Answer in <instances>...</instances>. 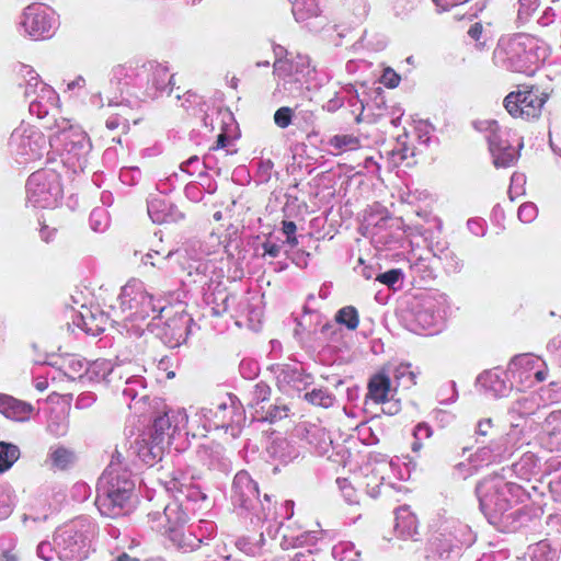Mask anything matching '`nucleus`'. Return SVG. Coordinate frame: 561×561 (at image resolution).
<instances>
[{
    "instance_id": "1",
    "label": "nucleus",
    "mask_w": 561,
    "mask_h": 561,
    "mask_svg": "<svg viewBox=\"0 0 561 561\" xmlns=\"http://www.w3.org/2000/svg\"><path fill=\"white\" fill-rule=\"evenodd\" d=\"M151 439L154 446L150 449L152 460H160L163 456V444L188 422V415L184 409L170 410L163 402H158L151 415Z\"/></svg>"
},
{
    "instance_id": "2",
    "label": "nucleus",
    "mask_w": 561,
    "mask_h": 561,
    "mask_svg": "<svg viewBox=\"0 0 561 561\" xmlns=\"http://www.w3.org/2000/svg\"><path fill=\"white\" fill-rule=\"evenodd\" d=\"M547 99L539 88L525 87L506 95L504 106L513 117L531 119L539 117Z\"/></svg>"
},
{
    "instance_id": "3",
    "label": "nucleus",
    "mask_w": 561,
    "mask_h": 561,
    "mask_svg": "<svg viewBox=\"0 0 561 561\" xmlns=\"http://www.w3.org/2000/svg\"><path fill=\"white\" fill-rule=\"evenodd\" d=\"M135 490V483L125 477L116 478L115 482L108 485H102L100 494L96 497V505L100 512L107 516H115L116 510H119L130 499Z\"/></svg>"
},
{
    "instance_id": "4",
    "label": "nucleus",
    "mask_w": 561,
    "mask_h": 561,
    "mask_svg": "<svg viewBox=\"0 0 561 561\" xmlns=\"http://www.w3.org/2000/svg\"><path fill=\"white\" fill-rule=\"evenodd\" d=\"M54 14L42 5H30L25 9L22 19V26L33 38L48 36L55 26Z\"/></svg>"
},
{
    "instance_id": "5",
    "label": "nucleus",
    "mask_w": 561,
    "mask_h": 561,
    "mask_svg": "<svg viewBox=\"0 0 561 561\" xmlns=\"http://www.w3.org/2000/svg\"><path fill=\"white\" fill-rule=\"evenodd\" d=\"M510 133L493 134L490 138V150L496 167H508L517 159V151L510 144Z\"/></svg>"
},
{
    "instance_id": "6",
    "label": "nucleus",
    "mask_w": 561,
    "mask_h": 561,
    "mask_svg": "<svg viewBox=\"0 0 561 561\" xmlns=\"http://www.w3.org/2000/svg\"><path fill=\"white\" fill-rule=\"evenodd\" d=\"M79 316L80 322H78V325L82 327V329L91 335H98L105 331L106 327L110 324L108 316L99 310V308L82 306Z\"/></svg>"
},
{
    "instance_id": "7",
    "label": "nucleus",
    "mask_w": 561,
    "mask_h": 561,
    "mask_svg": "<svg viewBox=\"0 0 561 561\" xmlns=\"http://www.w3.org/2000/svg\"><path fill=\"white\" fill-rule=\"evenodd\" d=\"M149 67L148 94L157 98L168 85L173 84V76L169 75L165 66L150 64Z\"/></svg>"
},
{
    "instance_id": "8",
    "label": "nucleus",
    "mask_w": 561,
    "mask_h": 561,
    "mask_svg": "<svg viewBox=\"0 0 561 561\" xmlns=\"http://www.w3.org/2000/svg\"><path fill=\"white\" fill-rule=\"evenodd\" d=\"M0 412L15 421H24L32 412V407L12 397L0 394Z\"/></svg>"
},
{
    "instance_id": "9",
    "label": "nucleus",
    "mask_w": 561,
    "mask_h": 561,
    "mask_svg": "<svg viewBox=\"0 0 561 561\" xmlns=\"http://www.w3.org/2000/svg\"><path fill=\"white\" fill-rule=\"evenodd\" d=\"M233 490L236 495L240 497L241 505H245L259 495L257 484L252 480L249 473L244 471L236 474Z\"/></svg>"
},
{
    "instance_id": "10",
    "label": "nucleus",
    "mask_w": 561,
    "mask_h": 561,
    "mask_svg": "<svg viewBox=\"0 0 561 561\" xmlns=\"http://www.w3.org/2000/svg\"><path fill=\"white\" fill-rule=\"evenodd\" d=\"M368 396L376 403L388 402V396L390 392V380L385 375L374 376L368 385Z\"/></svg>"
},
{
    "instance_id": "11",
    "label": "nucleus",
    "mask_w": 561,
    "mask_h": 561,
    "mask_svg": "<svg viewBox=\"0 0 561 561\" xmlns=\"http://www.w3.org/2000/svg\"><path fill=\"white\" fill-rule=\"evenodd\" d=\"M20 450L15 445L0 443V473L9 470L19 459Z\"/></svg>"
},
{
    "instance_id": "12",
    "label": "nucleus",
    "mask_w": 561,
    "mask_h": 561,
    "mask_svg": "<svg viewBox=\"0 0 561 561\" xmlns=\"http://www.w3.org/2000/svg\"><path fill=\"white\" fill-rule=\"evenodd\" d=\"M138 280L136 278H133L131 280L127 282L121 291L119 295V301H121V309L122 311H125L127 309L133 308V302H136V298L138 296Z\"/></svg>"
},
{
    "instance_id": "13",
    "label": "nucleus",
    "mask_w": 561,
    "mask_h": 561,
    "mask_svg": "<svg viewBox=\"0 0 561 561\" xmlns=\"http://www.w3.org/2000/svg\"><path fill=\"white\" fill-rule=\"evenodd\" d=\"M318 11L316 0H297L293 9L297 21H304L310 16L317 15Z\"/></svg>"
},
{
    "instance_id": "14",
    "label": "nucleus",
    "mask_w": 561,
    "mask_h": 561,
    "mask_svg": "<svg viewBox=\"0 0 561 561\" xmlns=\"http://www.w3.org/2000/svg\"><path fill=\"white\" fill-rule=\"evenodd\" d=\"M167 204L161 198H152L148 202V215L153 222H163L167 215Z\"/></svg>"
},
{
    "instance_id": "15",
    "label": "nucleus",
    "mask_w": 561,
    "mask_h": 561,
    "mask_svg": "<svg viewBox=\"0 0 561 561\" xmlns=\"http://www.w3.org/2000/svg\"><path fill=\"white\" fill-rule=\"evenodd\" d=\"M336 321L350 330L356 329L359 322L356 309L353 307L342 308L336 314Z\"/></svg>"
},
{
    "instance_id": "16",
    "label": "nucleus",
    "mask_w": 561,
    "mask_h": 561,
    "mask_svg": "<svg viewBox=\"0 0 561 561\" xmlns=\"http://www.w3.org/2000/svg\"><path fill=\"white\" fill-rule=\"evenodd\" d=\"M50 459L55 467H57L59 469H65L73 462L75 455L72 451H70L66 448L59 447V448H56L51 453Z\"/></svg>"
},
{
    "instance_id": "17",
    "label": "nucleus",
    "mask_w": 561,
    "mask_h": 561,
    "mask_svg": "<svg viewBox=\"0 0 561 561\" xmlns=\"http://www.w3.org/2000/svg\"><path fill=\"white\" fill-rule=\"evenodd\" d=\"M394 379L405 388L415 383V375L409 364H400L394 370Z\"/></svg>"
},
{
    "instance_id": "18",
    "label": "nucleus",
    "mask_w": 561,
    "mask_h": 561,
    "mask_svg": "<svg viewBox=\"0 0 561 561\" xmlns=\"http://www.w3.org/2000/svg\"><path fill=\"white\" fill-rule=\"evenodd\" d=\"M306 400H308L310 403L323 408H329L333 403V398L327 393L325 391L319 389V390H312L311 392H307L305 394Z\"/></svg>"
},
{
    "instance_id": "19",
    "label": "nucleus",
    "mask_w": 561,
    "mask_h": 561,
    "mask_svg": "<svg viewBox=\"0 0 561 561\" xmlns=\"http://www.w3.org/2000/svg\"><path fill=\"white\" fill-rule=\"evenodd\" d=\"M293 111L290 107L284 106L278 108L274 114V122L280 128H286L290 125Z\"/></svg>"
},
{
    "instance_id": "20",
    "label": "nucleus",
    "mask_w": 561,
    "mask_h": 561,
    "mask_svg": "<svg viewBox=\"0 0 561 561\" xmlns=\"http://www.w3.org/2000/svg\"><path fill=\"white\" fill-rule=\"evenodd\" d=\"M381 83L388 89H394L400 84L401 77L392 68L387 67L380 79Z\"/></svg>"
},
{
    "instance_id": "21",
    "label": "nucleus",
    "mask_w": 561,
    "mask_h": 561,
    "mask_svg": "<svg viewBox=\"0 0 561 561\" xmlns=\"http://www.w3.org/2000/svg\"><path fill=\"white\" fill-rule=\"evenodd\" d=\"M402 277V272L399 268H393L376 277V280L389 287L393 286Z\"/></svg>"
},
{
    "instance_id": "22",
    "label": "nucleus",
    "mask_w": 561,
    "mask_h": 561,
    "mask_svg": "<svg viewBox=\"0 0 561 561\" xmlns=\"http://www.w3.org/2000/svg\"><path fill=\"white\" fill-rule=\"evenodd\" d=\"M537 216V208L533 203L523 204L518 209V218L523 222H531Z\"/></svg>"
},
{
    "instance_id": "23",
    "label": "nucleus",
    "mask_w": 561,
    "mask_h": 561,
    "mask_svg": "<svg viewBox=\"0 0 561 561\" xmlns=\"http://www.w3.org/2000/svg\"><path fill=\"white\" fill-rule=\"evenodd\" d=\"M296 224L294 221H283V232L287 236V242L291 245L297 244Z\"/></svg>"
},
{
    "instance_id": "24",
    "label": "nucleus",
    "mask_w": 561,
    "mask_h": 561,
    "mask_svg": "<svg viewBox=\"0 0 561 561\" xmlns=\"http://www.w3.org/2000/svg\"><path fill=\"white\" fill-rule=\"evenodd\" d=\"M469 0H434L437 7L443 11L449 10L453 7H457L468 2Z\"/></svg>"
},
{
    "instance_id": "25",
    "label": "nucleus",
    "mask_w": 561,
    "mask_h": 561,
    "mask_svg": "<svg viewBox=\"0 0 561 561\" xmlns=\"http://www.w3.org/2000/svg\"><path fill=\"white\" fill-rule=\"evenodd\" d=\"M413 435L415 439H424L428 438L432 435V431L430 426H427L426 424H419L415 427Z\"/></svg>"
},
{
    "instance_id": "26",
    "label": "nucleus",
    "mask_w": 561,
    "mask_h": 561,
    "mask_svg": "<svg viewBox=\"0 0 561 561\" xmlns=\"http://www.w3.org/2000/svg\"><path fill=\"white\" fill-rule=\"evenodd\" d=\"M37 553L38 556L44 559L45 561H49L51 560L53 556H51V547H50V543L48 542H42L39 543L38 548H37Z\"/></svg>"
},
{
    "instance_id": "27",
    "label": "nucleus",
    "mask_w": 561,
    "mask_h": 561,
    "mask_svg": "<svg viewBox=\"0 0 561 561\" xmlns=\"http://www.w3.org/2000/svg\"><path fill=\"white\" fill-rule=\"evenodd\" d=\"M491 426H492L491 419L482 420L478 423L477 433L482 436H485L488 434L489 430L491 428Z\"/></svg>"
},
{
    "instance_id": "28",
    "label": "nucleus",
    "mask_w": 561,
    "mask_h": 561,
    "mask_svg": "<svg viewBox=\"0 0 561 561\" xmlns=\"http://www.w3.org/2000/svg\"><path fill=\"white\" fill-rule=\"evenodd\" d=\"M279 253V247L274 243H265L264 244V254H267L272 257L277 256Z\"/></svg>"
},
{
    "instance_id": "29",
    "label": "nucleus",
    "mask_w": 561,
    "mask_h": 561,
    "mask_svg": "<svg viewBox=\"0 0 561 561\" xmlns=\"http://www.w3.org/2000/svg\"><path fill=\"white\" fill-rule=\"evenodd\" d=\"M481 32H482V26H481V24L476 23L474 25H472V26L470 27V30H469V32H468V33H469V35H470L472 38H474V39H479Z\"/></svg>"
},
{
    "instance_id": "30",
    "label": "nucleus",
    "mask_w": 561,
    "mask_h": 561,
    "mask_svg": "<svg viewBox=\"0 0 561 561\" xmlns=\"http://www.w3.org/2000/svg\"><path fill=\"white\" fill-rule=\"evenodd\" d=\"M226 140H227V137L225 134L218 135L215 149L224 148L226 146Z\"/></svg>"
},
{
    "instance_id": "31",
    "label": "nucleus",
    "mask_w": 561,
    "mask_h": 561,
    "mask_svg": "<svg viewBox=\"0 0 561 561\" xmlns=\"http://www.w3.org/2000/svg\"><path fill=\"white\" fill-rule=\"evenodd\" d=\"M398 410H399L398 404H397V403H393V404H391L388 409H386L385 411H386L387 413H389V414H394V413H397V412H398Z\"/></svg>"
},
{
    "instance_id": "32",
    "label": "nucleus",
    "mask_w": 561,
    "mask_h": 561,
    "mask_svg": "<svg viewBox=\"0 0 561 561\" xmlns=\"http://www.w3.org/2000/svg\"><path fill=\"white\" fill-rule=\"evenodd\" d=\"M421 439H415V442L413 443L412 445V449L414 451H419L421 448H422V443L420 442Z\"/></svg>"
},
{
    "instance_id": "33",
    "label": "nucleus",
    "mask_w": 561,
    "mask_h": 561,
    "mask_svg": "<svg viewBox=\"0 0 561 561\" xmlns=\"http://www.w3.org/2000/svg\"><path fill=\"white\" fill-rule=\"evenodd\" d=\"M536 379L538 381H543L546 379V375L542 371H537L536 373Z\"/></svg>"
},
{
    "instance_id": "34",
    "label": "nucleus",
    "mask_w": 561,
    "mask_h": 561,
    "mask_svg": "<svg viewBox=\"0 0 561 561\" xmlns=\"http://www.w3.org/2000/svg\"><path fill=\"white\" fill-rule=\"evenodd\" d=\"M4 560L5 561H16V558H15V556L5 554Z\"/></svg>"
},
{
    "instance_id": "35",
    "label": "nucleus",
    "mask_w": 561,
    "mask_h": 561,
    "mask_svg": "<svg viewBox=\"0 0 561 561\" xmlns=\"http://www.w3.org/2000/svg\"><path fill=\"white\" fill-rule=\"evenodd\" d=\"M174 376H175V373L173 370H170V371L167 373V378L168 379H172V378H174Z\"/></svg>"
},
{
    "instance_id": "36",
    "label": "nucleus",
    "mask_w": 561,
    "mask_h": 561,
    "mask_svg": "<svg viewBox=\"0 0 561 561\" xmlns=\"http://www.w3.org/2000/svg\"><path fill=\"white\" fill-rule=\"evenodd\" d=\"M404 513H407V514H408V518H409V520H410V524H411V525H412V524H414V522H415V520H414V517H413L411 514H409L407 511H404Z\"/></svg>"
},
{
    "instance_id": "37",
    "label": "nucleus",
    "mask_w": 561,
    "mask_h": 561,
    "mask_svg": "<svg viewBox=\"0 0 561 561\" xmlns=\"http://www.w3.org/2000/svg\"><path fill=\"white\" fill-rule=\"evenodd\" d=\"M214 218L217 221L220 220L221 219V213L220 211L215 213Z\"/></svg>"
},
{
    "instance_id": "38",
    "label": "nucleus",
    "mask_w": 561,
    "mask_h": 561,
    "mask_svg": "<svg viewBox=\"0 0 561 561\" xmlns=\"http://www.w3.org/2000/svg\"><path fill=\"white\" fill-rule=\"evenodd\" d=\"M159 366H161V367H163V369H165L167 362L164 359H161Z\"/></svg>"
},
{
    "instance_id": "39",
    "label": "nucleus",
    "mask_w": 561,
    "mask_h": 561,
    "mask_svg": "<svg viewBox=\"0 0 561 561\" xmlns=\"http://www.w3.org/2000/svg\"><path fill=\"white\" fill-rule=\"evenodd\" d=\"M171 510H172V507H171V506H167V507H165V510H164V511H165V514L168 515V514H169V512H170Z\"/></svg>"
},
{
    "instance_id": "40",
    "label": "nucleus",
    "mask_w": 561,
    "mask_h": 561,
    "mask_svg": "<svg viewBox=\"0 0 561 561\" xmlns=\"http://www.w3.org/2000/svg\"><path fill=\"white\" fill-rule=\"evenodd\" d=\"M76 84H79V81H77V82H72V83L68 84V88H72V87H73V85H76Z\"/></svg>"
},
{
    "instance_id": "41",
    "label": "nucleus",
    "mask_w": 561,
    "mask_h": 561,
    "mask_svg": "<svg viewBox=\"0 0 561 561\" xmlns=\"http://www.w3.org/2000/svg\"><path fill=\"white\" fill-rule=\"evenodd\" d=\"M365 277H366L367 279H368V278H370V274H369V272H366Z\"/></svg>"
},
{
    "instance_id": "42",
    "label": "nucleus",
    "mask_w": 561,
    "mask_h": 561,
    "mask_svg": "<svg viewBox=\"0 0 561 561\" xmlns=\"http://www.w3.org/2000/svg\"><path fill=\"white\" fill-rule=\"evenodd\" d=\"M365 277H366L367 279H368V278H370V274H369V272H366Z\"/></svg>"
},
{
    "instance_id": "43",
    "label": "nucleus",
    "mask_w": 561,
    "mask_h": 561,
    "mask_svg": "<svg viewBox=\"0 0 561 561\" xmlns=\"http://www.w3.org/2000/svg\"><path fill=\"white\" fill-rule=\"evenodd\" d=\"M399 519H400V517L398 516L397 520H399ZM397 527H400V522L397 523Z\"/></svg>"
},
{
    "instance_id": "44",
    "label": "nucleus",
    "mask_w": 561,
    "mask_h": 561,
    "mask_svg": "<svg viewBox=\"0 0 561 561\" xmlns=\"http://www.w3.org/2000/svg\"><path fill=\"white\" fill-rule=\"evenodd\" d=\"M67 548L70 549L71 551H73L72 546L69 545V546H67Z\"/></svg>"
},
{
    "instance_id": "45",
    "label": "nucleus",
    "mask_w": 561,
    "mask_h": 561,
    "mask_svg": "<svg viewBox=\"0 0 561 561\" xmlns=\"http://www.w3.org/2000/svg\"><path fill=\"white\" fill-rule=\"evenodd\" d=\"M225 407H226L225 404H219L220 409H225Z\"/></svg>"
}]
</instances>
